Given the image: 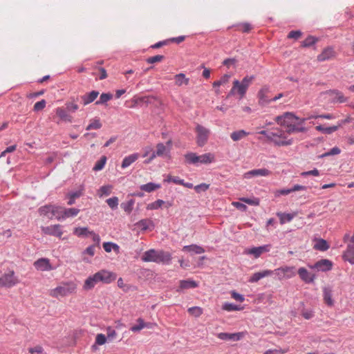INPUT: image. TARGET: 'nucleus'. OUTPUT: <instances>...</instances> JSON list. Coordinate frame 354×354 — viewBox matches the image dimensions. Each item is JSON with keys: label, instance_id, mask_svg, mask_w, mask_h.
Masks as SVG:
<instances>
[{"label": "nucleus", "instance_id": "nucleus-1", "mask_svg": "<svg viewBox=\"0 0 354 354\" xmlns=\"http://www.w3.org/2000/svg\"><path fill=\"white\" fill-rule=\"evenodd\" d=\"M141 260L143 262H153L168 265L171 263V255L169 252L150 249L143 253Z\"/></svg>", "mask_w": 354, "mask_h": 354}, {"label": "nucleus", "instance_id": "nucleus-2", "mask_svg": "<svg viewBox=\"0 0 354 354\" xmlns=\"http://www.w3.org/2000/svg\"><path fill=\"white\" fill-rule=\"evenodd\" d=\"M77 288L75 283L68 281L64 283L62 285L56 287L52 290V295L53 297H64L73 293Z\"/></svg>", "mask_w": 354, "mask_h": 354}, {"label": "nucleus", "instance_id": "nucleus-3", "mask_svg": "<svg viewBox=\"0 0 354 354\" xmlns=\"http://www.w3.org/2000/svg\"><path fill=\"white\" fill-rule=\"evenodd\" d=\"M19 282V280L15 276L13 270H8L0 277V288H10L16 286Z\"/></svg>", "mask_w": 354, "mask_h": 354}, {"label": "nucleus", "instance_id": "nucleus-4", "mask_svg": "<svg viewBox=\"0 0 354 354\" xmlns=\"http://www.w3.org/2000/svg\"><path fill=\"white\" fill-rule=\"evenodd\" d=\"M254 79V75H246L243 78L241 82H239L238 80L234 81L235 86H238V94L240 95L241 97L245 95L248 87Z\"/></svg>", "mask_w": 354, "mask_h": 354}, {"label": "nucleus", "instance_id": "nucleus-5", "mask_svg": "<svg viewBox=\"0 0 354 354\" xmlns=\"http://www.w3.org/2000/svg\"><path fill=\"white\" fill-rule=\"evenodd\" d=\"M196 143L198 147H203L207 142L210 131L208 129L204 127L201 124H197L196 127Z\"/></svg>", "mask_w": 354, "mask_h": 354}, {"label": "nucleus", "instance_id": "nucleus-6", "mask_svg": "<svg viewBox=\"0 0 354 354\" xmlns=\"http://www.w3.org/2000/svg\"><path fill=\"white\" fill-rule=\"evenodd\" d=\"M308 266L313 270H317L320 272H328L333 269V263L329 259H322L315 262L313 265H309Z\"/></svg>", "mask_w": 354, "mask_h": 354}, {"label": "nucleus", "instance_id": "nucleus-7", "mask_svg": "<svg viewBox=\"0 0 354 354\" xmlns=\"http://www.w3.org/2000/svg\"><path fill=\"white\" fill-rule=\"evenodd\" d=\"M294 120H299L300 118L292 112H285L283 114L277 116L275 119L277 124L281 126L288 124Z\"/></svg>", "mask_w": 354, "mask_h": 354}, {"label": "nucleus", "instance_id": "nucleus-8", "mask_svg": "<svg viewBox=\"0 0 354 354\" xmlns=\"http://www.w3.org/2000/svg\"><path fill=\"white\" fill-rule=\"evenodd\" d=\"M41 232L47 235L54 236L58 238H61L63 234L62 226L59 224L51 225L46 227H41Z\"/></svg>", "mask_w": 354, "mask_h": 354}, {"label": "nucleus", "instance_id": "nucleus-9", "mask_svg": "<svg viewBox=\"0 0 354 354\" xmlns=\"http://www.w3.org/2000/svg\"><path fill=\"white\" fill-rule=\"evenodd\" d=\"M342 258L345 261L354 265V233L351 237V243L347 245L346 250L343 253Z\"/></svg>", "mask_w": 354, "mask_h": 354}, {"label": "nucleus", "instance_id": "nucleus-10", "mask_svg": "<svg viewBox=\"0 0 354 354\" xmlns=\"http://www.w3.org/2000/svg\"><path fill=\"white\" fill-rule=\"evenodd\" d=\"M299 120V122H298L297 125L292 124L290 123V124L284 126L286 127V132L288 134H292L295 132L305 133L307 131V128H306L303 125L304 124L305 121L306 120V118H300V120Z\"/></svg>", "mask_w": 354, "mask_h": 354}, {"label": "nucleus", "instance_id": "nucleus-11", "mask_svg": "<svg viewBox=\"0 0 354 354\" xmlns=\"http://www.w3.org/2000/svg\"><path fill=\"white\" fill-rule=\"evenodd\" d=\"M271 248V245H263L259 247H253L245 250L247 254L252 255L255 258L259 257L263 253L268 252Z\"/></svg>", "mask_w": 354, "mask_h": 354}, {"label": "nucleus", "instance_id": "nucleus-12", "mask_svg": "<svg viewBox=\"0 0 354 354\" xmlns=\"http://www.w3.org/2000/svg\"><path fill=\"white\" fill-rule=\"evenodd\" d=\"M97 273L99 274L100 282L105 284L111 283L115 281L117 277V274L115 272L106 270H101L98 271Z\"/></svg>", "mask_w": 354, "mask_h": 354}, {"label": "nucleus", "instance_id": "nucleus-13", "mask_svg": "<svg viewBox=\"0 0 354 354\" xmlns=\"http://www.w3.org/2000/svg\"><path fill=\"white\" fill-rule=\"evenodd\" d=\"M243 337V333L240 332L234 333H219L217 334V337L218 339L225 341L237 342L239 341Z\"/></svg>", "mask_w": 354, "mask_h": 354}, {"label": "nucleus", "instance_id": "nucleus-14", "mask_svg": "<svg viewBox=\"0 0 354 354\" xmlns=\"http://www.w3.org/2000/svg\"><path fill=\"white\" fill-rule=\"evenodd\" d=\"M271 171L266 168L252 169L244 174L245 178H251L257 176H268Z\"/></svg>", "mask_w": 354, "mask_h": 354}, {"label": "nucleus", "instance_id": "nucleus-15", "mask_svg": "<svg viewBox=\"0 0 354 354\" xmlns=\"http://www.w3.org/2000/svg\"><path fill=\"white\" fill-rule=\"evenodd\" d=\"M270 89L269 86L265 85L258 92L259 102L260 104L265 105L271 102L270 99L267 95L270 92Z\"/></svg>", "mask_w": 354, "mask_h": 354}, {"label": "nucleus", "instance_id": "nucleus-16", "mask_svg": "<svg viewBox=\"0 0 354 354\" xmlns=\"http://www.w3.org/2000/svg\"><path fill=\"white\" fill-rule=\"evenodd\" d=\"M34 266L38 270L49 271L53 269L50 261L46 258H41L35 261Z\"/></svg>", "mask_w": 354, "mask_h": 354}, {"label": "nucleus", "instance_id": "nucleus-17", "mask_svg": "<svg viewBox=\"0 0 354 354\" xmlns=\"http://www.w3.org/2000/svg\"><path fill=\"white\" fill-rule=\"evenodd\" d=\"M297 273L300 279L306 283H313L315 278L314 274H310L307 269L303 267L299 268Z\"/></svg>", "mask_w": 354, "mask_h": 354}, {"label": "nucleus", "instance_id": "nucleus-18", "mask_svg": "<svg viewBox=\"0 0 354 354\" xmlns=\"http://www.w3.org/2000/svg\"><path fill=\"white\" fill-rule=\"evenodd\" d=\"M272 274L273 271L270 270H265L261 272H255L250 277L248 282L256 283L264 277L271 276Z\"/></svg>", "mask_w": 354, "mask_h": 354}, {"label": "nucleus", "instance_id": "nucleus-19", "mask_svg": "<svg viewBox=\"0 0 354 354\" xmlns=\"http://www.w3.org/2000/svg\"><path fill=\"white\" fill-rule=\"evenodd\" d=\"M335 53L332 47H327L317 56L319 62L329 60L335 57Z\"/></svg>", "mask_w": 354, "mask_h": 354}, {"label": "nucleus", "instance_id": "nucleus-20", "mask_svg": "<svg viewBox=\"0 0 354 354\" xmlns=\"http://www.w3.org/2000/svg\"><path fill=\"white\" fill-rule=\"evenodd\" d=\"M98 95L99 92L97 91H91V92L85 93L84 95L81 96L82 104L84 106L88 105L94 102Z\"/></svg>", "mask_w": 354, "mask_h": 354}, {"label": "nucleus", "instance_id": "nucleus-21", "mask_svg": "<svg viewBox=\"0 0 354 354\" xmlns=\"http://www.w3.org/2000/svg\"><path fill=\"white\" fill-rule=\"evenodd\" d=\"M54 205H45L43 206H41L38 209V213L41 216H45L48 218V219H53V210Z\"/></svg>", "mask_w": 354, "mask_h": 354}, {"label": "nucleus", "instance_id": "nucleus-22", "mask_svg": "<svg viewBox=\"0 0 354 354\" xmlns=\"http://www.w3.org/2000/svg\"><path fill=\"white\" fill-rule=\"evenodd\" d=\"M198 286V283L192 279H185L180 281V286L179 289L177 290V291H179L180 290H185V289H193L195 288H197Z\"/></svg>", "mask_w": 354, "mask_h": 354}, {"label": "nucleus", "instance_id": "nucleus-23", "mask_svg": "<svg viewBox=\"0 0 354 354\" xmlns=\"http://www.w3.org/2000/svg\"><path fill=\"white\" fill-rule=\"evenodd\" d=\"M138 158H139V154L138 153H132L129 156L124 157V158L123 159V160L122 162L121 167L122 169H125V168L128 167L132 163H133L135 161H136Z\"/></svg>", "mask_w": 354, "mask_h": 354}, {"label": "nucleus", "instance_id": "nucleus-24", "mask_svg": "<svg viewBox=\"0 0 354 354\" xmlns=\"http://www.w3.org/2000/svg\"><path fill=\"white\" fill-rule=\"evenodd\" d=\"M136 225L142 231H146L149 229H153V222L150 219H141L136 223Z\"/></svg>", "mask_w": 354, "mask_h": 354}, {"label": "nucleus", "instance_id": "nucleus-25", "mask_svg": "<svg viewBox=\"0 0 354 354\" xmlns=\"http://www.w3.org/2000/svg\"><path fill=\"white\" fill-rule=\"evenodd\" d=\"M341 127V124H337V125H334L328 127H324L322 125H317L315 127V129L322 133L324 134H331L333 132L338 130V129Z\"/></svg>", "mask_w": 354, "mask_h": 354}, {"label": "nucleus", "instance_id": "nucleus-26", "mask_svg": "<svg viewBox=\"0 0 354 354\" xmlns=\"http://www.w3.org/2000/svg\"><path fill=\"white\" fill-rule=\"evenodd\" d=\"M276 215L279 217L280 223L281 225L290 222L294 217L297 215V213H283V212H277Z\"/></svg>", "mask_w": 354, "mask_h": 354}, {"label": "nucleus", "instance_id": "nucleus-27", "mask_svg": "<svg viewBox=\"0 0 354 354\" xmlns=\"http://www.w3.org/2000/svg\"><path fill=\"white\" fill-rule=\"evenodd\" d=\"M332 290L330 288H324L323 289V297L325 304L328 306H333L334 305V301L332 298Z\"/></svg>", "mask_w": 354, "mask_h": 354}, {"label": "nucleus", "instance_id": "nucleus-28", "mask_svg": "<svg viewBox=\"0 0 354 354\" xmlns=\"http://www.w3.org/2000/svg\"><path fill=\"white\" fill-rule=\"evenodd\" d=\"M183 250L185 251V252H190L192 254H202V253L205 252V250L203 248H202L200 245H195V244L185 245L183 247Z\"/></svg>", "mask_w": 354, "mask_h": 354}, {"label": "nucleus", "instance_id": "nucleus-29", "mask_svg": "<svg viewBox=\"0 0 354 354\" xmlns=\"http://www.w3.org/2000/svg\"><path fill=\"white\" fill-rule=\"evenodd\" d=\"M73 234L78 237H88L91 234V231L87 227H75L73 232Z\"/></svg>", "mask_w": 354, "mask_h": 354}, {"label": "nucleus", "instance_id": "nucleus-30", "mask_svg": "<svg viewBox=\"0 0 354 354\" xmlns=\"http://www.w3.org/2000/svg\"><path fill=\"white\" fill-rule=\"evenodd\" d=\"M330 248L328 243L323 239H318L316 240L313 248L316 250L325 252Z\"/></svg>", "mask_w": 354, "mask_h": 354}, {"label": "nucleus", "instance_id": "nucleus-31", "mask_svg": "<svg viewBox=\"0 0 354 354\" xmlns=\"http://www.w3.org/2000/svg\"><path fill=\"white\" fill-rule=\"evenodd\" d=\"M185 162L188 165H197L199 163V157L194 152H188L184 156Z\"/></svg>", "mask_w": 354, "mask_h": 354}, {"label": "nucleus", "instance_id": "nucleus-32", "mask_svg": "<svg viewBox=\"0 0 354 354\" xmlns=\"http://www.w3.org/2000/svg\"><path fill=\"white\" fill-rule=\"evenodd\" d=\"M160 187V184L149 182L147 184L140 185V189L141 191L150 193Z\"/></svg>", "mask_w": 354, "mask_h": 354}, {"label": "nucleus", "instance_id": "nucleus-33", "mask_svg": "<svg viewBox=\"0 0 354 354\" xmlns=\"http://www.w3.org/2000/svg\"><path fill=\"white\" fill-rule=\"evenodd\" d=\"M199 163L201 164H210L215 162V156L212 153H206L198 156Z\"/></svg>", "mask_w": 354, "mask_h": 354}, {"label": "nucleus", "instance_id": "nucleus-34", "mask_svg": "<svg viewBox=\"0 0 354 354\" xmlns=\"http://www.w3.org/2000/svg\"><path fill=\"white\" fill-rule=\"evenodd\" d=\"M330 93L334 95L332 100L333 102L344 103L348 101V98L344 97L343 93L338 90L330 91Z\"/></svg>", "mask_w": 354, "mask_h": 354}, {"label": "nucleus", "instance_id": "nucleus-35", "mask_svg": "<svg viewBox=\"0 0 354 354\" xmlns=\"http://www.w3.org/2000/svg\"><path fill=\"white\" fill-rule=\"evenodd\" d=\"M53 218H56L58 221H64V207L55 205L53 210Z\"/></svg>", "mask_w": 354, "mask_h": 354}, {"label": "nucleus", "instance_id": "nucleus-36", "mask_svg": "<svg viewBox=\"0 0 354 354\" xmlns=\"http://www.w3.org/2000/svg\"><path fill=\"white\" fill-rule=\"evenodd\" d=\"M82 195L81 190L71 192L67 194L66 198L68 199L67 204L72 205L75 203V199L80 198Z\"/></svg>", "mask_w": 354, "mask_h": 354}, {"label": "nucleus", "instance_id": "nucleus-37", "mask_svg": "<svg viewBox=\"0 0 354 354\" xmlns=\"http://www.w3.org/2000/svg\"><path fill=\"white\" fill-rule=\"evenodd\" d=\"M273 142L276 146L281 147V146H290L292 145L293 143V139H286V138H273V140L271 141Z\"/></svg>", "mask_w": 354, "mask_h": 354}, {"label": "nucleus", "instance_id": "nucleus-38", "mask_svg": "<svg viewBox=\"0 0 354 354\" xmlns=\"http://www.w3.org/2000/svg\"><path fill=\"white\" fill-rule=\"evenodd\" d=\"M222 309L228 312H232L242 310L243 307L232 303L225 302L223 304Z\"/></svg>", "mask_w": 354, "mask_h": 354}, {"label": "nucleus", "instance_id": "nucleus-39", "mask_svg": "<svg viewBox=\"0 0 354 354\" xmlns=\"http://www.w3.org/2000/svg\"><path fill=\"white\" fill-rule=\"evenodd\" d=\"M80 212V209L72 207V208H65L64 207V220L67 218H73L76 216L79 212Z\"/></svg>", "mask_w": 354, "mask_h": 354}, {"label": "nucleus", "instance_id": "nucleus-40", "mask_svg": "<svg viewBox=\"0 0 354 354\" xmlns=\"http://www.w3.org/2000/svg\"><path fill=\"white\" fill-rule=\"evenodd\" d=\"M303 306L302 308L300 310L301 315L305 319H310L315 316V312L312 308H306L304 307V303H301Z\"/></svg>", "mask_w": 354, "mask_h": 354}, {"label": "nucleus", "instance_id": "nucleus-41", "mask_svg": "<svg viewBox=\"0 0 354 354\" xmlns=\"http://www.w3.org/2000/svg\"><path fill=\"white\" fill-rule=\"evenodd\" d=\"M176 84L178 86H182L183 84L188 85L189 79L187 78L184 73H178L175 75Z\"/></svg>", "mask_w": 354, "mask_h": 354}, {"label": "nucleus", "instance_id": "nucleus-42", "mask_svg": "<svg viewBox=\"0 0 354 354\" xmlns=\"http://www.w3.org/2000/svg\"><path fill=\"white\" fill-rule=\"evenodd\" d=\"M56 114L64 121L72 122V117L62 108H57L56 109Z\"/></svg>", "mask_w": 354, "mask_h": 354}, {"label": "nucleus", "instance_id": "nucleus-43", "mask_svg": "<svg viewBox=\"0 0 354 354\" xmlns=\"http://www.w3.org/2000/svg\"><path fill=\"white\" fill-rule=\"evenodd\" d=\"M134 203L135 200L130 199L127 202L122 203L120 207L127 214H130L133 209Z\"/></svg>", "mask_w": 354, "mask_h": 354}, {"label": "nucleus", "instance_id": "nucleus-44", "mask_svg": "<svg viewBox=\"0 0 354 354\" xmlns=\"http://www.w3.org/2000/svg\"><path fill=\"white\" fill-rule=\"evenodd\" d=\"M112 98L113 95L111 93H103L100 95V99L97 100L95 104L96 105L104 104Z\"/></svg>", "mask_w": 354, "mask_h": 354}, {"label": "nucleus", "instance_id": "nucleus-45", "mask_svg": "<svg viewBox=\"0 0 354 354\" xmlns=\"http://www.w3.org/2000/svg\"><path fill=\"white\" fill-rule=\"evenodd\" d=\"M137 324L133 325L130 328L131 331L133 333H137L140 331L142 328L147 327V324L144 322V320L142 318H138L137 319Z\"/></svg>", "mask_w": 354, "mask_h": 354}, {"label": "nucleus", "instance_id": "nucleus-46", "mask_svg": "<svg viewBox=\"0 0 354 354\" xmlns=\"http://www.w3.org/2000/svg\"><path fill=\"white\" fill-rule=\"evenodd\" d=\"M317 41L318 39L317 37L312 35H309L301 42V46L304 48L310 47L313 45L315 44Z\"/></svg>", "mask_w": 354, "mask_h": 354}, {"label": "nucleus", "instance_id": "nucleus-47", "mask_svg": "<svg viewBox=\"0 0 354 354\" xmlns=\"http://www.w3.org/2000/svg\"><path fill=\"white\" fill-rule=\"evenodd\" d=\"M249 134L248 132L245 131V130H239L234 131L231 133L230 138L234 141H239L241 139H242L243 137L248 136Z\"/></svg>", "mask_w": 354, "mask_h": 354}, {"label": "nucleus", "instance_id": "nucleus-48", "mask_svg": "<svg viewBox=\"0 0 354 354\" xmlns=\"http://www.w3.org/2000/svg\"><path fill=\"white\" fill-rule=\"evenodd\" d=\"M102 123L98 118H95L90 121V124L86 127L87 131L92 129H99L102 127Z\"/></svg>", "mask_w": 354, "mask_h": 354}, {"label": "nucleus", "instance_id": "nucleus-49", "mask_svg": "<svg viewBox=\"0 0 354 354\" xmlns=\"http://www.w3.org/2000/svg\"><path fill=\"white\" fill-rule=\"evenodd\" d=\"M285 278L290 279L296 274V268L294 266H282Z\"/></svg>", "mask_w": 354, "mask_h": 354}, {"label": "nucleus", "instance_id": "nucleus-50", "mask_svg": "<svg viewBox=\"0 0 354 354\" xmlns=\"http://www.w3.org/2000/svg\"><path fill=\"white\" fill-rule=\"evenodd\" d=\"M165 203V201H163L162 199H158L156 201L148 204L147 206V209L149 210L158 209Z\"/></svg>", "mask_w": 354, "mask_h": 354}, {"label": "nucleus", "instance_id": "nucleus-51", "mask_svg": "<svg viewBox=\"0 0 354 354\" xmlns=\"http://www.w3.org/2000/svg\"><path fill=\"white\" fill-rule=\"evenodd\" d=\"M103 248L106 252H110L113 250H118L119 246L116 243H114L113 242H104L103 243Z\"/></svg>", "mask_w": 354, "mask_h": 354}, {"label": "nucleus", "instance_id": "nucleus-52", "mask_svg": "<svg viewBox=\"0 0 354 354\" xmlns=\"http://www.w3.org/2000/svg\"><path fill=\"white\" fill-rule=\"evenodd\" d=\"M167 148L163 143H158L156 145V151H153L152 153L156 156H162L164 153L166 152Z\"/></svg>", "mask_w": 354, "mask_h": 354}, {"label": "nucleus", "instance_id": "nucleus-53", "mask_svg": "<svg viewBox=\"0 0 354 354\" xmlns=\"http://www.w3.org/2000/svg\"><path fill=\"white\" fill-rule=\"evenodd\" d=\"M165 182L174 183V184L180 185H184L183 179L180 178L178 176H172L171 175L167 176V178L166 179H165Z\"/></svg>", "mask_w": 354, "mask_h": 354}, {"label": "nucleus", "instance_id": "nucleus-54", "mask_svg": "<svg viewBox=\"0 0 354 354\" xmlns=\"http://www.w3.org/2000/svg\"><path fill=\"white\" fill-rule=\"evenodd\" d=\"M106 162V156H102L99 160L96 162L95 164L93 169L94 171H100L102 170Z\"/></svg>", "mask_w": 354, "mask_h": 354}, {"label": "nucleus", "instance_id": "nucleus-55", "mask_svg": "<svg viewBox=\"0 0 354 354\" xmlns=\"http://www.w3.org/2000/svg\"><path fill=\"white\" fill-rule=\"evenodd\" d=\"M108 205L113 210L116 209L118 206V198L117 196H113L111 198H108L106 201Z\"/></svg>", "mask_w": 354, "mask_h": 354}, {"label": "nucleus", "instance_id": "nucleus-56", "mask_svg": "<svg viewBox=\"0 0 354 354\" xmlns=\"http://www.w3.org/2000/svg\"><path fill=\"white\" fill-rule=\"evenodd\" d=\"M188 312L196 317H200L203 313V310L201 307L193 306L188 308Z\"/></svg>", "mask_w": 354, "mask_h": 354}, {"label": "nucleus", "instance_id": "nucleus-57", "mask_svg": "<svg viewBox=\"0 0 354 354\" xmlns=\"http://www.w3.org/2000/svg\"><path fill=\"white\" fill-rule=\"evenodd\" d=\"M210 185L205 183L197 185L194 187V190L196 193L200 194L201 192H206L209 188Z\"/></svg>", "mask_w": 354, "mask_h": 354}, {"label": "nucleus", "instance_id": "nucleus-58", "mask_svg": "<svg viewBox=\"0 0 354 354\" xmlns=\"http://www.w3.org/2000/svg\"><path fill=\"white\" fill-rule=\"evenodd\" d=\"M243 202L248 204V205H254V206H257V205H259V199L258 198H256V197H252V198H242L241 199Z\"/></svg>", "mask_w": 354, "mask_h": 354}, {"label": "nucleus", "instance_id": "nucleus-59", "mask_svg": "<svg viewBox=\"0 0 354 354\" xmlns=\"http://www.w3.org/2000/svg\"><path fill=\"white\" fill-rule=\"evenodd\" d=\"M46 105V102L45 100H41L39 102H37L33 107V111L35 112H39L43 110Z\"/></svg>", "mask_w": 354, "mask_h": 354}, {"label": "nucleus", "instance_id": "nucleus-60", "mask_svg": "<svg viewBox=\"0 0 354 354\" xmlns=\"http://www.w3.org/2000/svg\"><path fill=\"white\" fill-rule=\"evenodd\" d=\"M238 29L241 30L243 32H249L252 29V26L249 23H242L236 25Z\"/></svg>", "mask_w": 354, "mask_h": 354}, {"label": "nucleus", "instance_id": "nucleus-61", "mask_svg": "<svg viewBox=\"0 0 354 354\" xmlns=\"http://www.w3.org/2000/svg\"><path fill=\"white\" fill-rule=\"evenodd\" d=\"M163 59H164L163 55H157L147 58L146 61L149 64H154L156 62H161Z\"/></svg>", "mask_w": 354, "mask_h": 354}, {"label": "nucleus", "instance_id": "nucleus-62", "mask_svg": "<svg viewBox=\"0 0 354 354\" xmlns=\"http://www.w3.org/2000/svg\"><path fill=\"white\" fill-rule=\"evenodd\" d=\"M106 335H107L106 338L109 341H112L116 337V332L112 327L109 326L106 328Z\"/></svg>", "mask_w": 354, "mask_h": 354}, {"label": "nucleus", "instance_id": "nucleus-63", "mask_svg": "<svg viewBox=\"0 0 354 354\" xmlns=\"http://www.w3.org/2000/svg\"><path fill=\"white\" fill-rule=\"evenodd\" d=\"M106 339H108L104 334H97L95 337V344L103 345L106 343Z\"/></svg>", "mask_w": 354, "mask_h": 354}, {"label": "nucleus", "instance_id": "nucleus-64", "mask_svg": "<svg viewBox=\"0 0 354 354\" xmlns=\"http://www.w3.org/2000/svg\"><path fill=\"white\" fill-rule=\"evenodd\" d=\"M231 297L238 301H240V302H243L245 301V297L243 295H241L240 293H238L236 292L235 290H232L231 292Z\"/></svg>", "mask_w": 354, "mask_h": 354}]
</instances>
